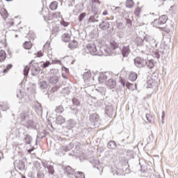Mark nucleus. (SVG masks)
I'll return each mask as SVG.
<instances>
[{"label":"nucleus","instance_id":"obj_14","mask_svg":"<svg viewBox=\"0 0 178 178\" xmlns=\"http://www.w3.org/2000/svg\"><path fill=\"white\" fill-rule=\"evenodd\" d=\"M122 56H127L130 54V49L129 47H124L122 49Z\"/></svg>","mask_w":178,"mask_h":178},{"label":"nucleus","instance_id":"obj_36","mask_svg":"<svg viewBox=\"0 0 178 178\" xmlns=\"http://www.w3.org/2000/svg\"><path fill=\"white\" fill-rule=\"evenodd\" d=\"M73 103L74 104V105H76L77 106L80 105V102L78 99H74Z\"/></svg>","mask_w":178,"mask_h":178},{"label":"nucleus","instance_id":"obj_22","mask_svg":"<svg viewBox=\"0 0 178 178\" xmlns=\"http://www.w3.org/2000/svg\"><path fill=\"white\" fill-rule=\"evenodd\" d=\"M24 141L25 144H31V136L30 135H26Z\"/></svg>","mask_w":178,"mask_h":178},{"label":"nucleus","instance_id":"obj_25","mask_svg":"<svg viewBox=\"0 0 178 178\" xmlns=\"http://www.w3.org/2000/svg\"><path fill=\"white\" fill-rule=\"evenodd\" d=\"M127 8H133L134 6V1L133 0H127L126 2Z\"/></svg>","mask_w":178,"mask_h":178},{"label":"nucleus","instance_id":"obj_4","mask_svg":"<svg viewBox=\"0 0 178 178\" xmlns=\"http://www.w3.org/2000/svg\"><path fill=\"white\" fill-rule=\"evenodd\" d=\"M134 63L137 67H144V66H145V60L140 57H136L134 59Z\"/></svg>","mask_w":178,"mask_h":178},{"label":"nucleus","instance_id":"obj_12","mask_svg":"<svg viewBox=\"0 0 178 178\" xmlns=\"http://www.w3.org/2000/svg\"><path fill=\"white\" fill-rule=\"evenodd\" d=\"M6 60V52L5 50H0V62H5Z\"/></svg>","mask_w":178,"mask_h":178},{"label":"nucleus","instance_id":"obj_43","mask_svg":"<svg viewBox=\"0 0 178 178\" xmlns=\"http://www.w3.org/2000/svg\"><path fill=\"white\" fill-rule=\"evenodd\" d=\"M103 15H104V16H106V15H108V10H104V12H103Z\"/></svg>","mask_w":178,"mask_h":178},{"label":"nucleus","instance_id":"obj_21","mask_svg":"<svg viewBox=\"0 0 178 178\" xmlns=\"http://www.w3.org/2000/svg\"><path fill=\"white\" fill-rule=\"evenodd\" d=\"M65 108H63V106L60 105L56 107L55 112L56 113H63Z\"/></svg>","mask_w":178,"mask_h":178},{"label":"nucleus","instance_id":"obj_41","mask_svg":"<svg viewBox=\"0 0 178 178\" xmlns=\"http://www.w3.org/2000/svg\"><path fill=\"white\" fill-rule=\"evenodd\" d=\"M40 84H41V86H47V81H43L40 82Z\"/></svg>","mask_w":178,"mask_h":178},{"label":"nucleus","instance_id":"obj_49","mask_svg":"<svg viewBox=\"0 0 178 178\" xmlns=\"http://www.w3.org/2000/svg\"><path fill=\"white\" fill-rule=\"evenodd\" d=\"M6 1H12V0H6Z\"/></svg>","mask_w":178,"mask_h":178},{"label":"nucleus","instance_id":"obj_29","mask_svg":"<svg viewBox=\"0 0 178 178\" xmlns=\"http://www.w3.org/2000/svg\"><path fill=\"white\" fill-rule=\"evenodd\" d=\"M147 84L150 86L149 87H154L156 84V81L154 79H150L147 81Z\"/></svg>","mask_w":178,"mask_h":178},{"label":"nucleus","instance_id":"obj_9","mask_svg":"<svg viewBox=\"0 0 178 178\" xmlns=\"http://www.w3.org/2000/svg\"><path fill=\"white\" fill-rule=\"evenodd\" d=\"M68 47L70 49H76V48L79 47V42L76 40H73L69 43Z\"/></svg>","mask_w":178,"mask_h":178},{"label":"nucleus","instance_id":"obj_13","mask_svg":"<svg viewBox=\"0 0 178 178\" xmlns=\"http://www.w3.org/2000/svg\"><path fill=\"white\" fill-rule=\"evenodd\" d=\"M65 122H66V120L62 115H58L56 118V123L58 124H63Z\"/></svg>","mask_w":178,"mask_h":178},{"label":"nucleus","instance_id":"obj_37","mask_svg":"<svg viewBox=\"0 0 178 178\" xmlns=\"http://www.w3.org/2000/svg\"><path fill=\"white\" fill-rule=\"evenodd\" d=\"M89 20H90V22H94L95 20V16H90L89 18Z\"/></svg>","mask_w":178,"mask_h":178},{"label":"nucleus","instance_id":"obj_23","mask_svg":"<svg viewBox=\"0 0 178 178\" xmlns=\"http://www.w3.org/2000/svg\"><path fill=\"white\" fill-rule=\"evenodd\" d=\"M146 118L149 123H152V122H154V116L149 113L146 114Z\"/></svg>","mask_w":178,"mask_h":178},{"label":"nucleus","instance_id":"obj_44","mask_svg":"<svg viewBox=\"0 0 178 178\" xmlns=\"http://www.w3.org/2000/svg\"><path fill=\"white\" fill-rule=\"evenodd\" d=\"M33 151H34V149H28L29 154H31V152H33Z\"/></svg>","mask_w":178,"mask_h":178},{"label":"nucleus","instance_id":"obj_30","mask_svg":"<svg viewBox=\"0 0 178 178\" xmlns=\"http://www.w3.org/2000/svg\"><path fill=\"white\" fill-rule=\"evenodd\" d=\"M76 178H84V173L81 172H78L76 175H75Z\"/></svg>","mask_w":178,"mask_h":178},{"label":"nucleus","instance_id":"obj_6","mask_svg":"<svg viewBox=\"0 0 178 178\" xmlns=\"http://www.w3.org/2000/svg\"><path fill=\"white\" fill-rule=\"evenodd\" d=\"M58 81H59V76H58L56 75L51 76L49 79V83H50L51 84H56V83H58Z\"/></svg>","mask_w":178,"mask_h":178},{"label":"nucleus","instance_id":"obj_11","mask_svg":"<svg viewBox=\"0 0 178 178\" xmlns=\"http://www.w3.org/2000/svg\"><path fill=\"white\" fill-rule=\"evenodd\" d=\"M145 65H147L149 69H153L155 66V63H154V60H148L147 61L145 62Z\"/></svg>","mask_w":178,"mask_h":178},{"label":"nucleus","instance_id":"obj_3","mask_svg":"<svg viewBox=\"0 0 178 178\" xmlns=\"http://www.w3.org/2000/svg\"><path fill=\"white\" fill-rule=\"evenodd\" d=\"M104 48L106 49V52L109 53L112 52V51H115L117 48H119V44H118V42L112 41L110 42V47L105 46Z\"/></svg>","mask_w":178,"mask_h":178},{"label":"nucleus","instance_id":"obj_40","mask_svg":"<svg viewBox=\"0 0 178 178\" xmlns=\"http://www.w3.org/2000/svg\"><path fill=\"white\" fill-rule=\"evenodd\" d=\"M53 62L54 63H59V64L62 63V62L60 60H54Z\"/></svg>","mask_w":178,"mask_h":178},{"label":"nucleus","instance_id":"obj_5","mask_svg":"<svg viewBox=\"0 0 178 178\" xmlns=\"http://www.w3.org/2000/svg\"><path fill=\"white\" fill-rule=\"evenodd\" d=\"M106 86L110 90H113L116 87V81L113 80V79H110L106 82Z\"/></svg>","mask_w":178,"mask_h":178},{"label":"nucleus","instance_id":"obj_10","mask_svg":"<svg viewBox=\"0 0 178 178\" xmlns=\"http://www.w3.org/2000/svg\"><path fill=\"white\" fill-rule=\"evenodd\" d=\"M109 27V22H103L99 24V29H101L102 30H108Z\"/></svg>","mask_w":178,"mask_h":178},{"label":"nucleus","instance_id":"obj_39","mask_svg":"<svg viewBox=\"0 0 178 178\" xmlns=\"http://www.w3.org/2000/svg\"><path fill=\"white\" fill-rule=\"evenodd\" d=\"M55 15L56 16H60V13L59 12L54 13L53 14V17H55Z\"/></svg>","mask_w":178,"mask_h":178},{"label":"nucleus","instance_id":"obj_8","mask_svg":"<svg viewBox=\"0 0 178 178\" xmlns=\"http://www.w3.org/2000/svg\"><path fill=\"white\" fill-rule=\"evenodd\" d=\"M22 47L23 48H24V49H31V48L33 47V43L31 42V41H26L23 43Z\"/></svg>","mask_w":178,"mask_h":178},{"label":"nucleus","instance_id":"obj_35","mask_svg":"<svg viewBox=\"0 0 178 178\" xmlns=\"http://www.w3.org/2000/svg\"><path fill=\"white\" fill-rule=\"evenodd\" d=\"M126 87H127V88H128L129 90H130V88H131V87H133V84H132V83H129V82H127V83H126Z\"/></svg>","mask_w":178,"mask_h":178},{"label":"nucleus","instance_id":"obj_38","mask_svg":"<svg viewBox=\"0 0 178 178\" xmlns=\"http://www.w3.org/2000/svg\"><path fill=\"white\" fill-rule=\"evenodd\" d=\"M120 82L121 83V84H122V86H123V87H124V86H125V81H124V80H123V79H120Z\"/></svg>","mask_w":178,"mask_h":178},{"label":"nucleus","instance_id":"obj_46","mask_svg":"<svg viewBox=\"0 0 178 178\" xmlns=\"http://www.w3.org/2000/svg\"><path fill=\"white\" fill-rule=\"evenodd\" d=\"M127 23H128L129 24H131V20L127 19Z\"/></svg>","mask_w":178,"mask_h":178},{"label":"nucleus","instance_id":"obj_33","mask_svg":"<svg viewBox=\"0 0 178 178\" xmlns=\"http://www.w3.org/2000/svg\"><path fill=\"white\" fill-rule=\"evenodd\" d=\"M1 46L0 47V48H6V47L8 45L6 44V40H1Z\"/></svg>","mask_w":178,"mask_h":178},{"label":"nucleus","instance_id":"obj_26","mask_svg":"<svg viewBox=\"0 0 178 178\" xmlns=\"http://www.w3.org/2000/svg\"><path fill=\"white\" fill-rule=\"evenodd\" d=\"M87 16V13H82L79 15L78 19L79 22H83L84 20V18Z\"/></svg>","mask_w":178,"mask_h":178},{"label":"nucleus","instance_id":"obj_19","mask_svg":"<svg viewBox=\"0 0 178 178\" xmlns=\"http://www.w3.org/2000/svg\"><path fill=\"white\" fill-rule=\"evenodd\" d=\"M131 81H136L137 80V74L136 72H131L129 76Z\"/></svg>","mask_w":178,"mask_h":178},{"label":"nucleus","instance_id":"obj_28","mask_svg":"<svg viewBox=\"0 0 178 178\" xmlns=\"http://www.w3.org/2000/svg\"><path fill=\"white\" fill-rule=\"evenodd\" d=\"M29 72H30V67L26 66L24 69V76H28L29 75Z\"/></svg>","mask_w":178,"mask_h":178},{"label":"nucleus","instance_id":"obj_48","mask_svg":"<svg viewBox=\"0 0 178 178\" xmlns=\"http://www.w3.org/2000/svg\"><path fill=\"white\" fill-rule=\"evenodd\" d=\"M113 113V110L112 108H111L110 113Z\"/></svg>","mask_w":178,"mask_h":178},{"label":"nucleus","instance_id":"obj_16","mask_svg":"<svg viewBox=\"0 0 178 178\" xmlns=\"http://www.w3.org/2000/svg\"><path fill=\"white\" fill-rule=\"evenodd\" d=\"M0 13L3 19L8 18V16H9V14H8V11L5 8H1Z\"/></svg>","mask_w":178,"mask_h":178},{"label":"nucleus","instance_id":"obj_20","mask_svg":"<svg viewBox=\"0 0 178 178\" xmlns=\"http://www.w3.org/2000/svg\"><path fill=\"white\" fill-rule=\"evenodd\" d=\"M65 171L66 173H67V175H73L74 173V170L70 166H67L65 168Z\"/></svg>","mask_w":178,"mask_h":178},{"label":"nucleus","instance_id":"obj_45","mask_svg":"<svg viewBox=\"0 0 178 178\" xmlns=\"http://www.w3.org/2000/svg\"><path fill=\"white\" fill-rule=\"evenodd\" d=\"M113 175H119V173H118V172L116 170H113Z\"/></svg>","mask_w":178,"mask_h":178},{"label":"nucleus","instance_id":"obj_18","mask_svg":"<svg viewBox=\"0 0 178 178\" xmlns=\"http://www.w3.org/2000/svg\"><path fill=\"white\" fill-rule=\"evenodd\" d=\"M17 168L19 169V170H24V169H26V165L24 162L19 161L17 165Z\"/></svg>","mask_w":178,"mask_h":178},{"label":"nucleus","instance_id":"obj_34","mask_svg":"<svg viewBox=\"0 0 178 178\" xmlns=\"http://www.w3.org/2000/svg\"><path fill=\"white\" fill-rule=\"evenodd\" d=\"M51 65V62L47 61L46 63H44L42 67H48V66Z\"/></svg>","mask_w":178,"mask_h":178},{"label":"nucleus","instance_id":"obj_7","mask_svg":"<svg viewBox=\"0 0 178 178\" xmlns=\"http://www.w3.org/2000/svg\"><path fill=\"white\" fill-rule=\"evenodd\" d=\"M70 34L63 33L61 36L62 41H63V42H69L70 41Z\"/></svg>","mask_w":178,"mask_h":178},{"label":"nucleus","instance_id":"obj_47","mask_svg":"<svg viewBox=\"0 0 178 178\" xmlns=\"http://www.w3.org/2000/svg\"><path fill=\"white\" fill-rule=\"evenodd\" d=\"M106 115H109V112L108 111V109L106 110Z\"/></svg>","mask_w":178,"mask_h":178},{"label":"nucleus","instance_id":"obj_1","mask_svg":"<svg viewBox=\"0 0 178 178\" xmlns=\"http://www.w3.org/2000/svg\"><path fill=\"white\" fill-rule=\"evenodd\" d=\"M168 22V15H163L159 17V19H156L154 22H152V25L153 27H156V29H159L160 30H163V28L160 27L162 24H165Z\"/></svg>","mask_w":178,"mask_h":178},{"label":"nucleus","instance_id":"obj_24","mask_svg":"<svg viewBox=\"0 0 178 178\" xmlns=\"http://www.w3.org/2000/svg\"><path fill=\"white\" fill-rule=\"evenodd\" d=\"M12 67H13V65L8 64L6 66V67L4 68L3 73H4V74L8 73V72H9V70H10V69H12Z\"/></svg>","mask_w":178,"mask_h":178},{"label":"nucleus","instance_id":"obj_17","mask_svg":"<svg viewBox=\"0 0 178 178\" xmlns=\"http://www.w3.org/2000/svg\"><path fill=\"white\" fill-rule=\"evenodd\" d=\"M107 147L110 149H115V148H116V143L113 140H111L108 142Z\"/></svg>","mask_w":178,"mask_h":178},{"label":"nucleus","instance_id":"obj_31","mask_svg":"<svg viewBox=\"0 0 178 178\" xmlns=\"http://www.w3.org/2000/svg\"><path fill=\"white\" fill-rule=\"evenodd\" d=\"M36 58H41L42 56H44V53L41 51H38L36 54H35Z\"/></svg>","mask_w":178,"mask_h":178},{"label":"nucleus","instance_id":"obj_27","mask_svg":"<svg viewBox=\"0 0 178 178\" xmlns=\"http://www.w3.org/2000/svg\"><path fill=\"white\" fill-rule=\"evenodd\" d=\"M47 169H48L49 173H50V175H54V173H55V170L54 169V166L49 165L47 167Z\"/></svg>","mask_w":178,"mask_h":178},{"label":"nucleus","instance_id":"obj_15","mask_svg":"<svg viewBox=\"0 0 178 178\" xmlns=\"http://www.w3.org/2000/svg\"><path fill=\"white\" fill-rule=\"evenodd\" d=\"M49 9L51 10H56L58 9V1H53L49 5Z\"/></svg>","mask_w":178,"mask_h":178},{"label":"nucleus","instance_id":"obj_2","mask_svg":"<svg viewBox=\"0 0 178 178\" xmlns=\"http://www.w3.org/2000/svg\"><path fill=\"white\" fill-rule=\"evenodd\" d=\"M87 54H90V55H98V50L97 49V46L94 43H89L86 45L85 49Z\"/></svg>","mask_w":178,"mask_h":178},{"label":"nucleus","instance_id":"obj_32","mask_svg":"<svg viewBox=\"0 0 178 178\" xmlns=\"http://www.w3.org/2000/svg\"><path fill=\"white\" fill-rule=\"evenodd\" d=\"M105 80H106V77H105V76H100L99 78V83L100 84H102V83H105Z\"/></svg>","mask_w":178,"mask_h":178},{"label":"nucleus","instance_id":"obj_42","mask_svg":"<svg viewBox=\"0 0 178 178\" xmlns=\"http://www.w3.org/2000/svg\"><path fill=\"white\" fill-rule=\"evenodd\" d=\"M63 24L65 27H67V26H69V23L67 22H63Z\"/></svg>","mask_w":178,"mask_h":178}]
</instances>
